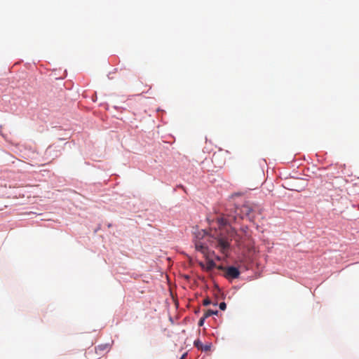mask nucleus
Masks as SVG:
<instances>
[{
	"label": "nucleus",
	"instance_id": "1",
	"mask_svg": "<svg viewBox=\"0 0 359 359\" xmlns=\"http://www.w3.org/2000/svg\"><path fill=\"white\" fill-rule=\"evenodd\" d=\"M255 217L254 209L249 205L248 202L242 205H236L233 211L217 217L218 224L220 226H229L231 231V235L216 231L210 236V242L222 253H229L231 250V236L236 233V229L231 227V224L236 223L238 219H246L252 222Z\"/></svg>",
	"mask_w": 359,
	"mask_h": 359
},
{
	"label": "nucleus",
	"instance_id": "2",
	"mask_svg": "<svg viewBox=\"0 0 359 359\" xmlns=\"http://www.w3.org/2000/svg\"><path fill=\"white\" fill-rule=\"evenodd\" d=\"M241 275V271L238 267L231 265L226 267L224 271V276L229 279L238 278Z\"/></svg>",
	"mask_w": 359,
	"mask_h": 359
},
{
	"label": "nucleus",
	"instance_id": "3",
	"mask_svg": "<svg viewBox=\"0 0 359 359\" xmlns=\"http://www.w3.org/2000/svg\"><path fill=\"white\" fill-rule=\"evenodd\" d=\"M194 346L198 350H201L203 351L207 352L211 349L212 343L209 342L205 344H203L201 340L199 338H198L194 340Z\"/></svg>",
	"mask_w": 359,
	"mask_h": 359
},
{
	"label": "nucleus",
	"instance_id": "4",
	"mask_svg": "<svg viewBox=\"0 0 359 359\" xmlns=\"http://www.w3.org/2000/svg\"><path fill=\"white\" fill-rule=\"evenodd\" d=\"M195 248L197 251L201 252L204 255L210 252L208 245L204 242H202L201 241H197L195 242Z\"/></svg>",
	"mask_w": 359,
	"mask_h": 359
},
{
	"label": "nucleus",
	"instance_id": "5",
	"mask_svg": "<svg viewBox=\"0 0 359 359\" xmlns=\"http://www.w3.org/2000/svg\"><path fill=\"white\" fill-rule=\"evenodd\" d=\"M219 311L217 310L208 309L203 314V316L207 319L211 316H218Z\"/></svg>",
	"mask_w": 359,
	"mask_h": 359
},
{
	"label": "nucleus",
	"instance_id": "6",
	"mask_svg": "<svg viewBox=\"0 0 359 359\" xmlns=\"http://www.w3.org/2000/svg\"><path fill=\"white\" fill-rule=\"evenodd\" d=\"M109 347V344H102L98 345L95 348L96 350H99L100 351H105Z\"/></svg>",
	"mask_w": 359,
	"mask_h": 359
},
{
	"label": "nucleus",
	"instance_id": "7",
	"mask_svg": "<svg viewBox=\"0 0 359 359\" xmlns=\"http://www.w3.org/2000/svg\"><path fill=\"white\" fill-rule=\"evenodd\" d=\"M203 305L207 306H209L210 304H212L213 306H217V302H212L210 299H205L203 300Z\"/></svg>",
	"mask_w": 359,
	"mask_h": 359
},
{
	"label": "nucleus",
	"instance_id": "8",
	"mask_svg": "<svg viewBox=\"0 0 359 359\" xmlns=\"http://www.w3.org/2000/svg\"><path fill=\"white\" fill-rule=\"evenodd\" d=\"M206 318L203 316L198 322V327H203L204 325V323L205 322Z\"/></svg>",
	"mask_w": 359,
	"mask_h": 359
},
{
	"label": "nucleus",
	"instance_id": "9",
	"mask_svg": "<svg viewBox=\"0 0 359 359\" xmlns=\"http://www.w3.org/2000/svg\"><path fill=\"white\" fill-rule=\"evenodd\" d=\"M217 306H219L221 311H225L226 309V304L224 302H222L219 304H217Z\"/></svg>",
	"mask_w": 359,
	"mask_h": 359
},
{
	"label": "nucleus",
	"instance_id": "10",
	"mask_svg": "<svg viewBox=\"0 0 359 359\" xmlns=\"http://www.w3.org/2000/svg\"><path fill=\"white\" fill-rule=\"evenodd\" d=\"M208 264L210 268H215L216 266V263L213 259H208Z\"/></svg>",
	"mask_w": 359,
	"mask_h": 359
},
{
	"label": "nucleus",
	"instance_id": "11",
	"mask_svg": "<svg viewBox=\"0 0 359 359\" xmlns=\"http://www.w3.org/2000/svg\"><path fill=\"white\" fill-rule=\"evenodd\" d=\"M95 93H96V91H95ZM97 95H96V93H94V94L92 95V97H91V100H92V101H93V102H96V101H97Z\"/></svg>",
	"mask_w": 359,
	"mask_h": 359
},
{
	"label": "nucleus",
	"instance_id": "12",
	"mask_svg": "<svg viewBox=\"0 0 359 359\" xmlns=\"http://www.w3.org/2000/svg\"><path fill=\"white\" fill-rule=\"evenodd\" d=\"M200 312H201V309H200V308H197V309H195V311H194V313H195V314H196V315L199 314V313H200Z\"/></svg>",
	"mask_w": 359,
	"mask_h": 359
},
{
	"label": "nucleus",
	"instance_id": "13",
	"mask_svg": "<svg viewBox=\"0 0 359 359\" xmlns=\"http://www.w3.org/2000/svg\"><path fill=\"white\" fill-rule=\"evenodd\" d=\"M187 355V353H183L182 357L180 359H184L186 357Z\"/></svg>",
	"mask_w": 359,
	"mask_h": 359
},
{
	"label": "nucleus",
	"instance_id": "14",
	"mask_svg": "<svg viewBox=\"0 0 359 359\" xmlns=\"http://www.w3.org/2000/svg\"><path fill=\"white\" fill-rule=\"evenodd\" d=\"M247 229H248V226H243V231H245V232Z\"/></svg>",
	"mask_w": 359,
	"mask_h": 359
},
{
	"label": "nucleus",
	"instance_id": "15",
	"mask_svg": "<svg viewBox=\"0 0 359 359\" xmlns=\"http://www.w3.org/2000/svg\"><path fill=\"white\" fill-rule=\"evenodd\" d=\"M156 111H157V112H159V111H163V109H160V108H158V109H156Z\"/></svg>",
	"mask_w": 359,
	"mask_h": 359
},
{
	"label": "nucleus",
	"instance_id": "16",
	"mask_svg": "<svg viewBox=\"0 0 359 359\" xmlns=\"http://www.w3.org/2000/svg\"><path fill=\"white\" fill-rule=\"evenodd\" d=\"M216 259L220 260V257L219 255L215 256Z\"/></svg>",
	"mask_w": 359,
	"mask_h": 359
},
{
	"label": "nucleus",
	"instance_id": "17",
	"mask_svg": "<svg viewBox=\"0 0 359 359\" xmlns=\"http://www.w3.org/2000/svg\"><path fill=\"white\" fill-rule=\"evenodd\" d=\"M208 233L205 231H203V236L206 235Z\"/></svg>",
	"mask_w": 359,
	"mask_h": 359
},
{
	"label": "nucleus",
	"instance_id": "18",
	"mask_svg": "<svg viewBox=\"0 0 359 359\" xmlns=\"http://www.w3.org/2000/svg\"><path fill=\"white\" fill-rule=\"evenodd\" d=\"M234 195L235 196H238V195H240V193H235Z\"/></svg>",
	"mask_w": 359,
	"mask_h": 359
},
{
	"label": "nucleus",
	"instance_id": "19",
	"mask_svg": "<svg viewBox=\"0 0 359 359\" xmlns=\"http://www.w3.org/2000/svg\"><path fill=\"white\" fill-rule=\"evenodd\" d=\"M107 226H108V227L111 226V224H107Z\"/></svg>",
	"mask_w": 359,
	"mask_h": 359
}]
</instances>
